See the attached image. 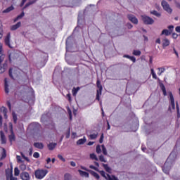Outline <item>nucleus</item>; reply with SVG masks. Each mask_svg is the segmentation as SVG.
I'll return each instance as SVG.
<instances>
[{"mask_svg": "<svg viewBox=\"0 0 180 180\" xmlns=\"http://www.w3.org/2000/svg\"><path fill=\"white\" fill-rule=\"evenodd\" d=\"M176 158V154L175 152H172L168 157L166 162L165 163L164 167H162V171L165 174L168 175L169 174V169H171V167L172 166V162H174V160Z\"/></svg>", "mask_w": 180, "mask_h": 180, "instance_id": "obj_1", "label": "nucleus"}, {"mask_svg": "<svg viewBox=\"0 0 180 180\" xmlns=\"http://www.w3.org/2000/svg\"><path fill=\"white\" fill-rule=\"evenodd\" d=\"M161 6L163 8V11L169 13V15L172 13V8H171V6H169V4H168L167 1L162 0L161 1Z\"/></svg>", "mask_w": 180, "mask_h": 180, "instance_id": "obj_2", "label": "nucleus"}, {"mask_svg": "<svg viewBox=\"0 0 180 180\" xmlns=\"http://www.w3.org/2000/svg\"><path fill=\"white\" fill-rule=\"evenodd\" d=\"M35 178L37 179H43L47 174H49V171L44 169H37L35 171Z\"/></svg>", "mask_w": 180, "mask_h": 180, "instance_id": "obj_3", "label": "nucleus"}, {"mask_svg": "<svg viewBox=\"0 0 180 180\" xmlns=\"http://www.w3.org/2000/svg\"><path fill=\"white\" fill-rule=\"evenodd\" d=\"M99 173L101 174V176L105 178L106 180H119L117 177L115 175H109L108 174H106L105 171H100Z\"/></svg>", "mask_w": 180, "mask_h": 180, "instance_id": "obj_4", "label": "nucleus"}, {"mask_svg": "<svg viewBox=\"0 0 180 180\" xmlns=\"http://www.w3.org/2000/svg\"><path fill=\"white\" fill-rule=\"evenodd\" d=\"M9 77L13 79H15L19 77V69L17 68H10L9 70Z\"/></svg>", "mask_w": 180, "mask_h": 180, "instance_id": "obj_5", "label": "nucleus"}, {"mask_svg": "<svg viewBox=\"0 0 180 180\" xmlns=\"http://www.w3.org/2000/svg\"><path fill=\"white\" fill-rule=\"evenodd\" d=\"M141 19L145 25H153L154 20L146 15H141Z\"/></svg>", "mask_w": 180, "mask_h": 180, "instance_id": "obj_6", "label": "nucleus"}, {"mask_svg": "<svg viewBox=\"0 0 180 180\" xmlns=\"http://www.w3.org/2000/svg\"><path fill=\"white\" fill-rule=\"evenodd\" d=\"M9 127H10L11 134L9 135L8 137L11 143H12V141H15V134H13V126L11 122L9 123Z\"/></svg>", "mask_w": 180, "mask_h": 180, "instance_id": "obj_7", "label": "nucleus"}, {"mask_svg": "<svg viewBox=\"0 0 180 180\" xmlns=\"http://www.w3.org/2000/svg\"><path fill=\"white\" fill-rule=\"evenodd\" d=\"M127 18H128L129 20H130V22H131V23H134V25H137V23H139V20L137 19V18H136V16H134L131 14H129L127 15Z\"/></svg>", "mask_w": 180, "mask_h": 180, "instance_id": "obj_8", "label": "nucleus"}, {"mask_svg": "<svg viewBox=\"0 0 180 180\" xmlns=\"http://www.w3.org/2000/svg\"><path fill=\"white\" fill-rule=\"evenodd\" d=\"M20 178L22 180H30V174L27 172H22L20 174Z\"/></svg>", "mask_w": 180, "mask_h": 180, "instance_id": "obj_9", "label": "nucleus"}, {"mask_svg": "<svg viewBox=\"0 0 180 180\" xmlns=\"http://www.w3.org/2000/svg\"><path fill=\"white\" fill-rule=\"evenodd\" d=\"M4 41H5V44L6 46H8V47H10V49H12V46H11V34L8 33L7 34V36L6 37L5 39H4Z\"/></svg>", "mask_w": 180, "mask_h": 180, "instance_id": "obj_10", "label": "nucleus"}, {"mask_svg": "<svg viewBox=\"0 0 180 180\" xmlns=\"http://www.w3.org/2000/svg\"><path fill=\"white\" fill-rule=\"evenodd\" d=\"M5 58V55L2 54L1 56H0V64L2 63V61H4ZM4 72H5V67L4 66H1L0 65V74H4Z\"/></svg>", "mask_w": 180, "mask_h": 180, "instance_id": "obj_11", "label": "nucleus"}, {"mask_svg": "<svg viewBox=\"0 0 180 180\" xmlns=\"http://www.w3.org/2000/svg\"><path fill=\"white\" fill-rule=\"evenodd\" d=\"M6 176L7 180L11 179V178L13 176L12 169H8L7 170H6Z\"/></svg>", "mask_w": 180, "mask_h": 180, "instance_id": "obj_12", "label": "nucleus"}, {"mask_svg": "<svg viewBox=\"0 0 180 180\" xmlns=\"http://www.w3.org/2000/svg\"><path fill=\"white\" fill-rule=\"evenodd\" d=\"M169 98H170V106L172 107V109H175V100L174 99V96L172 95V93L169 94Z\"/></svg>", "mask_w": 180, "mask_h": 180, "instance_id": "obj_13", "label": "nucleus"}, {"mask_svg": "<svg viewBox=\"0 0 180 180\" xmlns=\"http://www.w3.org/2000/svg\"><path fill=\"white\" fill-rule=\"evenodd\" d=\"M170 41L168 40V39H163L162 41V46L163 47V49H165V47H168V46H169L170 44Z\"/></svg>", "mask_w": 180, "mask_h": 180, "instance_id": "obj_14", "label": "nucleus"}, {"mask_svg": "<svg viewBox=\"0 0 180 180\" xmlns=\"http://www.w3.org/2000/svg\"><path fill=\"white\" fill-rule=\"evenodd\" d=\"M34 146L35 148H39V150H43V148H44V145H43V143H34Z\"/></svg>", "mask_w": 180, "mask_h": 180, "instance_id": "obj_15", "label": "nucleus"}, {"mask_svg": "<svg viewBox=\"0 0 180 180\" xmlns=\"http://www.w3.org/2000/svg\"><path fill=\"white\" fill-rule=\"evenodd\" d=\"M70 38H68L67 40H66V51H70L71 53H74V51H73L71 47L70 46Z\"/></svg>", "mask_w": 180, "mask_h": 180, "instance_id": "obj_16", "label": "nucleus"}, {"mask_svg": "<svg viewBox=\"0 0 180 180\" xmlns=\"http://www.w3.org/2000/svg\"><path fill=\"white\" fill-rule=\"evenodd\" d=\"M85 143H86V138L85 136L77 141V146H82V144H85Z\"/></svg>", "mask_w": 180, "mask_h": 180, "instance_id": "obj_17", "label": "nucleus"}, {"mask_svg": "<svg viewBox=\"0 0 180 180\" xmlns=\"http://www.w3.org/2000/svg\"><path fill=\"white\" fill-rule=\"evenodd\" d=\"M78 172L81 176H84L85 178H89V173L84 172L82 170H78Z\"/></svg>", "mask_w": 180, "mask_h": 180, "instance_id": "obj_18", "label": "nucleus"}, {"mask_svg": "<svg viewBox=\"0 0 180 180\" xmlns=\"http://www.w3.org/2000/svg\"><path fill=\"white\" fill-rule=\"evenodd\" d=\"M1 134V144H5L6 143V138L5 137V134H4V131H0Z\"/></svg>", "mask_w": 180, "mask_h": 180, "instance_id": "obj_19", "label": "nucleus"}, {"mask_svg": "<svg viewBox=\"0 0 180 180\" xmlns=\"http://www.w3.org/2000/svg\"><path fill=\"white\" fill-rule=\"evenodd\" d=\"M9 85L8 84V79L6 78L4 79V88L6 94H9Z\"/></svg>", "mask_w": 180, "mask_h": 180, "instance_id": "obj_20", "label": "nucleus"}, {"mask_svg": "<svg viewBox=\"0 0 180 180\" xmlns=\"http://www.w3.org/2000/svg\"><path fill=\"white\" fill-rule=\"evenodd\" d=\"M22 23L20 22H18L17 24L11 27V30H17V29H19Z\"/></svg>", "mask_w": 180, "mask_h": 180, "instance_id": "obj_21", "label": "nucleus"}, {"mask_svg": "<svg viewBox=\"0 0 180 180\" xmlns=\"http://www.w3.org/2000/svg\"><path fill=\"white\" fill-rule=\"evenodd\" d=\"M56 143H50L49 144H48V148L51 151L56 148Z\"/></svg>", "mask_w": 180, "mask_h": 180, "instance_id": "obj_22", "label": "nucleus"}, {"mask_svg": "<svg viewBox=\"0 0 180 180\" xmlns=\"http://www.w3.org/2000/svg\"><path fill=\"white\" fill-rule=\"evenodd\" d=\"M1 112H2L4 113V117L6 119H8V115H6V113H8V109H6V108H5V107H2L1 108Z\"/></svg>", "mask_w": 180, "mask_h": 180, "instance_id": "obj_23", "label": "nucleus"}, {"mask_svg": "<svg viewBox=\"0 0 180 180\" xmlns=\"http://www.w3.org/2000/svg\"><path fill=\"white\" fill-rule=\"evenodd\" d=\"M158 70L159 71L158 72V75H159V76H161L163 72H165V68H164V67L158 68Z\"/></svg>", "mask_w": 180, "mask_h": 180, "instance_id": "obj_24", "label": "nucleus"}, {"mask_svg": "<svg viewBox=\"0 0 180 180\" xmlns=\"http://www.w3.org/2000/svg\"><path fill=\"white\" fill-rule=\"evenodd\" d=\"M80 88L79 87H74L72 90V95L73 96H77V94H78V91H79Z\"/></svg>", "mask_w": 180, "mask_h": 180, "instance_id": "obj_25", "label": "nucleus"}, {"mask_svg": "<svg viewBox=\"0 0 180 180\" xmlns=\"http://www.w3.org/2000/svg\"><path fill=\"white\" fill-rule=\"evenodd\" d=\"M97 87L98 88V91L100 92V95H102V85L101 84V82L99 80H97Z\"/></svg>", "mask_w": 180, "mask_h": 180, "instance_id": "obj_26", "label": "nucleus"}, {"mask_svg": "<svg viewBox=\"0 0 180 180\" xmlns=\"http://www.w3.org/2000/svg\"><path fill=\"white\" fill-rule=\"evenodd\" d=\"M13 9H14L13 6H11L7 8L6 9H5L3 11V13H9V12L13 11Z\"/></svg>", "mask_w": 180, "mask_h": 180, "instance_id": "obj_27", "label": "nucleus"}, {"mask_svg": "<svg viewBox=\"0 0 180 180\" xmlns=\"http://www.w3.org/2000/svg\"><path fill=\"white\" fill-rule=\"evenodd\" d=\"M151 15H154V16H157V18H161V13H158L157 11H150Z\"/></svg>", "mask_w": 180, "mask_h": 180, "instance_id": "obj_28", "label": "nucleus"}, {"mask_svg": "<svg viewBox=\"0 0 180 180\" xmlns=\"http://www.w3.org/2000/svg\"><path fill=\"white\" fill-rule=\"evenodd\" d=\"M104 169L106 171V172H110V171H112V169H110V167H109V165H106V164H103L102 165Z\"/></svg>", "mask_w": 180, "mask_h": 180, "instance_id": "obj_29", "label": "nucleus"}, {"mask_svg": "<svg viewBox=\"0 0 180 180\" xmlns=\"http://www.w3.org/2000/svg\"><path fill=\"white\" fill-rule=\"evenodd\" d=\"M150 72H151V75L154 79H158V77H157V74H155L154 69H151Z\"/></svg>", "mask_w": 180, "mask_h": 180, "instance_id": "obj_30", "label": "nucleus"}, {"mask_svg": "<svg viewBox=\"0 0 180 180\" xmlns=\"http://www.w3.org/2000/svg\"><path fill=\"white\" fill-rule=\"evenodd\" d=\"M98 160L99 161H101V162H107L108 161L106 160V159L105 158V156H103V155H101L98 156Z\"/></svg>", "mask_w": 180, "mask_h": 180, "instance_id": "obj_31", "label": "nucleus"}, {"mask_svg": "<svg viewBox=\"0 0 180 180\" xmlns=\"http://www.w3.org/2000/svg\"><path fill=\"white\" fill-rule=\"evenodd\" d=\"M101 148H102L103 154L104 155H108V150H106L105 145H101Z\"/></svg>", "mask_w": 180, "mask_h": 180, "instance_id": "obj_32", "label": "nucleus"}, {"mask_svg": "<svg viewBox=\"0 0 180 180\" xmlns=\"http://www.w3.org/2000/svg\"><path fill=\"white\" fill-rule=\"evenodd\" d=\"M90 158H91V160H95V161H99V159L98 158V157H96V155H95V153L90 154Z\"/></svg>", "mask_w": 180, "mask_h": 180, "instance_id": "obj_33", "label": "nucleus"}, {"mask_svg": "<svg viewBox=\"0 0 180 180\" xmlns=\"http://www.w3.org/2000/svg\"><path fill=\"white\" fill-rule=\"evenodd\" d=\"M171 32L169 31L168 30H163L162 32V34H165V36H169L171 34Z\"/></svg>", "mask_w": 180, "mask_h": 180, "instance_id": "obj_34", "label": "nucleus"}, {"mask_svg": "<svg viewBox=\"0 0 180 180\" xmlns=\"http://www.w3.org/2000/svg\"><path fill=\"white\" fill-rule=\"evenodd\" d=\"M98 137V133L96 134H92L89 135L90 140H95Z\"/></svg>", "mask_w": 180, "mask_h": 180, "instance_id": "obj_35", "label": "nucleus"}, {"mask_svg": "<svg viewBox=\"0 0 180 180\" xmlns=\"http://www.w3.org/2000/svg\"><path fill=\"white\" fill-rule=\"evenodd\" d=\"M96 151L97 154H101L102 153V149L101 148V145H98L96 148Z\"/></svg>", "mask_w": 180, "mask_h": 180, "instance_id": "obj_36", "label": "nucleus"}, {"mask_svg": "<svg viewBox=\"0 0 180 180\" xmlns=\"http://www.w3.org/2000/svg\"><path fill=\"white\" fill-rule=\"evenodd\" d=\"M91 175H93V176H94V178H96V179H99L100 176H99V174H98V173L94 171H91Z\"/></svg>", "mask_w": 180, "mask_h": 180, "instance_id": "obj_37", "label": "nucleus"}, {"mask_svg": "<svg viewBox=\"0 0 180 180\" xmlns=\"http://www.w3.org/2000/svg\"><path fill=\"white\" fill-rule=\"evenodd\" d=\"M23 16H25V13L24 12L21 13L20 15L17 16V18L14 20V22H16L17 20H19V19H22V18H23Z\"/></svg>", "mask_w": 180, "mask_h": 180, "instance_id": "obj_38", "label": "nucleus"}, {"mask_svg": "<svg viewBox=\"0 0 180 180\" xmlns=\"http://www.w3.org/2000/svg\"><path fill=\"white\" fill-rule=\"evenodd\" d=\"M19 174H20V171H19V169L18 167H15V169H14V175L15 176H18Z\"/></svg>", "mask_w": 180, "mask_h": 180, "instance_id": "obj_39", "label": "nucleus"}, {"mask_svg": "<svg viewBox=\"0 0 180 180\" xmlns=\"http://www.w3.org/2000/svg\"><path fill=\"white\" fill-rule=\"evenodd\" d=\"M133 55L134 56H141V51H140L139 50H134Z\"/></svg>", "mask_w": 180, "mask_h": 180, "instance_id": "obj_40", "label": "nucleus"}, {"mask_svg": "<svg viewBox=\"0 0 180 180\" xmlns=\"http://www.w3.org/2000/svg\"><path fill=\"white\" fill-rule=\"evenodd\" d=\"M64 180H71V174H65L64 176Z\"/></svg>", "mask_w": 180, "mask_h": 180, "instance_id": "obj_41", "label": "nucleus"}, {"mask_svg": "<svg viewBox=\"0 0 180 180\" xmlns=\"http://www.w3.org/2000/svg\"><path fill=\"white\" fill-rule=\"evenodd\" d=\"M70 136H71V129L69 128L66 131V139H70Z\"/></svg>", "mask_w": 180, "mask_h": 180, "instance_id": "obj_42", "label": "nucleus"}, {"mask_svg": "<svg viewBox=\"0 0 180 180\" xmlns=\"http://www.w3.org/2000/svg\"><path fill=\"white\" fill-rule=\"evenodd\" d=\"M13 119L14 123H16V122H18V117L16 115V113L15 112H13Z\"/></svg>", "mask_w": 180, "mask_h": 180, "instance_id": "obj_43", "label": "nucleus"}, {"mask_svg": "<svg viewBox=\"0 0 180 180\" xmlns=\"http://www.w3.org/2000/svg\"><path fill=\"white\" fill-rule=\"evenodd\" d=\"M58 158H59V160H60V161H63V162H65V158H64L63 157V155H58Z\"/></svg>", "mask_w": 180, "mask_h": 180, "instance_id": "obj_44", "label": "nucleus"}, {"mask_svg": "<svg viewBox=\"0 0 180 180\" xmlns=\"http://www.w3.org/2000/svg\"><path fill=\"white\" fill-rule=\"evenodd\" d=\"M20 155H21V156L22 157V158H24V160H25L27 161V162L30 161L29 158L25 156V154H23V153L21 152V153H20Z\"/></svg>", "mask_w": 180, "mask_h": 180, "instance_id": "obj_45", "label": "nucleus"}, {"mask_svg": "<svg viewBox=\"0 0 180 180\" xmlns=\"http://www.w3.org/2000/svg\"><path fill=\"white\" fill-rule=\"evenodd\" d=\"M33 4H34V1H30L29 3L26 4L24 7V9L27 8V6H30V5H33Z\"/></svg>", "mask_w": 180, "mask_h": 180, "instance_id": "obj_46", "label": "nucleus"}, {"mask_svg": "<svg viewBox=\"0 0 180 180\" xmlns=\"http://www.w3.org/2000/svg\"><path fill=\"white\" fill-rule=\"evenodd\" d=\"M101 95H102V94H101V91H99V90H97V94H96V99L97 101H99V99H100L99 96H101Z\"/></svg>", "mask_w": 180, "mask_h": 180, "instance_id": "obj_47", "label": "nucleus"}, {"mask_svg": "<svg viewBox=\"0 0 180 180\" xmlns=\"http://www.w3.org/2000/svg\"><path fill=\"white\" fill-rule=\"evenodd\" d=\"M33 157L34 158H39V157H40V154H39V153L37 152H34L33 154Z\"/></svg>", "mask_w": 180, "mask_h": 180, "instance_id": "obj_48", "label": "nucleus"}, {"mask_svg": "<svg viewBox=\"0 0 180 180\" xmlns=\"http://www.w3.org/2000/svg\"><path fill=\"white\" fill-rule=\"evenodd\" d=\"M176 110H177V116H178V117H180V114H179V105H178V103H176Z\"/></svg>", "mask_w": 180, "mask_h": 180, "instance_id": "obj_49", "label": "nucleus"}, {"mask_svg": "<svg viewBox=\"0 0 180 180\" xmlns=\"http://www.w3.org/2000/svg\"><path fill=\"white\" fill-rule=\"evenodd\" d=\"M20 168L22 171H25L26 169V165L22 164L20 166Z\"/></svg>", "mask_w": 180, "mask_h": 180, "instance_id": "obj_50", "label": "nucleus"}, {"mask_svg": "<svg viewBox=\"0 0 180 180\" xmlns=\"http://www.w3.org/2000/svg\"><path fill=\"white\" fill-rule=\"evenodd\" d=\"M46 117H47V115H43L41 118V122H44V121L46 120Z\"/></svg>", "mask_w": 180, "mask_h": 180, "instance_id": "obj_51", "label": "nucleus"}, {"mask_svg": "<svg viewBox=\"0 0 180 180\" xmlns=\"http://www.w3.org/2000/svg\"><path fill=\"white\" fill-rule=\"evenodd\" d=\"M104 136H103V134H101V138H100V140H99V143H101V144H102V143H103V139H104Z\"/></svg>", "mask_w": 180, "mask_h": 180, "instance_id": "obj_52", "label": "nucleus"}, {"mask_svg": "<svg viewBox=\"0 0 180 180\" xmlns=\"http://www.w3.org/2000/svg\"><path fill=\"white\" fill-rule=\"evenodd\" d=\"M162 90L163 91L164 95H167V91H165V86L164 85H162Z\"/></svg>", "mask_w": 180, "mask_h": 180, "instance_id": "obj_53", "label": "nucleus"}, {"mask_svg": "<svg viewBox=\"0 0 180 180\" xmlns=\"http://www.w3.org/2000/svg\"><path fill=\"white\" fill-rule=\"evenodd\" d=\"M168 29H169V32H171V33H172V30H174V25H169L168 27Z\"/></svg>", "mask_w": 180, "mask_h": 180, "instance_id": "obj_54", "label": "nucleus"}, {"mask_svg": "<svg viewBox=\"0 0 180 180\" xmlns=\"http://www.w3.org/2000/svg\"><path fill=\"white\" fill-rule=\"evenodd\" d=\"M129 60H131V61H133L134 63H136V58L134 56H131L129 58Z\"/></svg>", "mask_w": 180, "mask_h": 180, "instance_id": "obj_55", "label": "nucleus"}, {"mask_svg": "<svg viewBox=\"0 0 180 180\" xmlns=\"http://www.w3.org/2000/svg\"><path fill=\"white\" fill-rule=\"evenodd\" d=\"M2 33H3L2 27H0V39H2L4 36Z\"/></svg>", "mask_w": 180, "mask_h": 180, "instance_id": "obj_56", "label": "nucleus"}, {"mask_svg": "<svg viewBox=\"0 0 180 180\" xmlns=\"http://www.w3.org/2000/svg\"><path fill=\"white\" fill-rule=\"evenodd\" d=\"M172 37H173V39H178V34L173 33L172 34Z\"/></svg>", "mask_w": 180, "mask_h": 180, "instance_id": "obj_57", "label": "nucleus"}, {"mask_svg": "<svg viewBox=\"0 0 180 180\" xmlns=\"http://www.w3.org/2000/svg\"><path fill=\"white\" fill-rule=\"evenodd\" d=\"M89 168H91V169H94L95 171L98 170V169L94 165H90Z\"/></svg>", "mask_w": 180, "mask_h": 180, "instance_id": "obj_58", "label": "nucleus"}, {"mask_svg": "<svg viewBox=\"0 0 180 180\" xmlns=\"http://www.w3.org/2000/svg\"><path fill=\"white\" fill-rule=\"evenodd\" d=\"M127 27L128 29H132L133 28V25L130 23L127 24Z\"/></svg>", "mask_w": 180, "mask_h": 180, "instance_id": "obj_59", "label": "nucleus"}, {"mask_svg": "<svg viewBox=\"0 0 180 180\" xmlns=\"http://www.w3.org/2000/svg\"><path fill=\"white\" fill-rule=\"evenodd\" d=\"M70 165H71L72 167H76L77 164L75 163V162L72 161V162H70Z\"/></svg>", "mask_w": 180, "mask_h": 180, "instance_id": "obj_60", "label": "nucleus"}, {"mask_svg": "<svg viewBox=\"0 0 180 180\" xmlns=\"http://www.w3.org/2000/svg\"><path fill=\"white\" fill-rule=\"evenodd\" d=\"M67 98H68L69 102H71V94H67Z\"/></svg>", "mask_w": 180, "mask_h": 180, "instance_id": "obj_61", "label": "nucleus"}, {"mask_svg": "<svg viewBox=\"0 0 180 180\" xmlns=\"http://www.w3.org/2000/svg\"><path fill=\"white\" fill-rule=\"evenodd\" d=\"M175 30L177 32V33H180V26L176 27Z\"/></svg>", "mask_w": 180, "mask_h": 180, "instance_id": "obj_62", "label": "nucleus"}, {"mask_svg": "<svg viewBox=\"0 0 180 180\" xmlns=\"http://www.w3.org/2000/svg\"><path fill=\"white\" fill-rule=\"evenodd\" d=\"M176 8H178V9H180V3H178V2L176 3Z\"/></svg>", "mask_w": 180, "mask_h": 180, "instance_id": "obj_63", "label": "nucleus"}, {"mask_svg": "<svg viewBox=\"0 0 180 180\" xmlns=\"http://www.w3.org/2000/svg\"><path fill=\"white\" fill-rule=\"evenodd\" d=\"M10 180H18V178H16V177H11V178H10L9 179Z\"/></svg>", "mask_w": 180, "mask_h": 180, "instance_id": "obj_64", "label": "nucleus"}]
</instances>
